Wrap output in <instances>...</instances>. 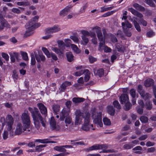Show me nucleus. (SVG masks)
I'll return each mask as SVG.
<instances>
[{
    "mask_svg": "<svg viewBox=\"0 0 156 156\" xmlns=\"http://www.w3.org/2000/svg\"><path fill=\"white\" fill-rule=\"evenodd\" d=\"M38 18V16H35L27 23L25 25V27L27 30L24 34L25 36L27 37L33 34V30L35 27V22L37 21Z\"/></svg>",
    "mask_w": 156,
    "mask_h": 156,
    "instance_id": "obj_1",
    "label": "nucleus"
},
{
    "mask_svg": "<svg viewBox=\"0 0 156 156\" xmlns=\"http://www.w3.org/2000/svg\"><path fill=\"white\" fill-rule=\"evenodd\" d=\"M33 118L35 127L37 129H39L41 124L43 127H45L46 123L45 119L41 116L39 112L36 115L33 116Z\"/></svg>",
    "mask_w": 156,
    "mask_h": 156,
    "instance_id": "obj_2",
    "label": "nucleus"
},
{
    "mask_svg": "<svg viewBox=\"0 0 156 156\" xmlns=\"http://www.w3.org/2000/svg\"><path fill=\"white\" fill-rule=\"evenodd\" d=\"M90 115L89 113L86 114L84 116V123L82 125L81 129L85 131H90V129L94 130V129L92 128L93 127V125L91 124L90 122Z\"/></svg>",
    "mask_w": 156,
    "mask_h": 156,
    "instance_id": "obj_3",
    "label": "nucleus"
},
{
    "mask_svg": "<svg viewBox=\"0 0 156 156\" xmlns=\"http://www.w3.org/2000/svg\"><path fill=\"white\" fill-rule=\"evenodd\" d=\"M93 29H95L97 37L100 41L98 50L100 51H102L103 48H104L105 44V41L103 37L101 28L98 26H95Z\"/></svg>",
    "mask_w": 156,
    "mask_h": 156,
    "instance_id": "obj_4",
    "label": "nucleus"
},
{
    "mask_svg": "<svg viewBox=\"0 0 156 156\" xmlns=\"http://www.w3.org/2000/svg\"><path fill=\"white\" fill-rule=\"evenodd\" d=\"M21 120L24 126V129H29L30 126L31 121L28 111L25 110L24 112L22 114Z\"/></svg>",
    "mask_w": 156,
    "mask_h": 156,
    "instance_id": "obj_5",
    "label": "nucleus"
},
{
    "mask_svg": "<svg viewBox=\"0 0 156 156\" xmlns=\"http://www.w3.org/2000/svg\"><path fill=\"white\" fill-rule=\"evenodd\" d=\"M57 43L59 48L57 47H52L51 48V49L58 55H61L64 53V51L66 45L62 40H58L57 41Z\"/></svg>",
    "mask_w": 156,
    "mask_h": 156,
    "instance_id": "obj_6",
    "label": "nucleus"
},
{
    "mask_svg": "<svg viewBox=\"0 0 156 156\" xmlns=\"http://www.w3.org/2000/svg\"><path fill=\"white\" fill-rule=\"evenodd\" d=\"M102 113L101 112L98 113L93 112L92 113V117L94 119V122L99 125L100 127H102L103 123L102 122Z\"/></svg>",
    "mask_w": 156,
    "mask_h": 156,
    "instance_id": "obj_7",
    "label": "nucleus"
},
{
    "mask_svg": "<svg viewBox=\"0 0 156 156\" xmlns=\"http://www.w3.org/2000/svg\"><path fill=\"white\" fill-rule=\"evenodd\" d=\"M65 118V122L67 127L64 129V130L71 131L73 129V125L72 119L69 116H67Z\"/></svg>",
    "mask_w": 156,
    "mask_h": 156,
    "instance_id": "obj_8",
    "label": "nucleus"
},
{
    "mask_svg": "<svg viewBox=\"0 0 156 156\" xmlns=\"http://www.w3.org/2000/svg\"><path fill=\"white\" fill-rule=\"evenodd\" d=\"M83 116L82 113L80 110H76L75 112V125L81 124Z\"/></svg>",
    "mask_w": 156,
    "mask_h": 156,
    "instance_id": "obj_9",
    "label": "nucleus"
},
{
    "mask_svg": "<svg viewBox=\"0 0 156 156\" xmlns=\"http://www.w3.org/2000/svg\"><path fill=\"white\" fill-rule=\"evenodd\" d=\"M60 30L57 25H55L52 27H48L45 30L46 34H51L59 31Z\"/></svg>",
    "mask_w": 156,
    "mask_h": 156,
    "instance_id": "obj_10",
    "label": "nucleus"
},
{
    "mask_svg": "<svg viewBox=\"0 0 156 156\" xmlns=\"http://www.w3.org/2000/svg\"><path fill=\"white\" fill-rule=\"evenodd\" d=\"M14 122V120L10 115H8L6 119V123L7 126L8 131H11L12 129V126Z\"/></svg>",
    "mask_w": 156,
    "mask_h": 156,
    "instance_id": "obj_11",
    "label": "nucleus"
},
{
    "mask_svg": "<svg viewBox=\"0 0 156 156\" xmlns=\"http://www.w3.org/2000/svg\"><path fill=\"white\" fill-rule=\"evenodd\" d=\"M49 123L50 128L52 129L55 130L57 131L60 130V127L56 125L55 121L53 117H51Z\"/></svg>",
    "mask_w": 156,
    "mask_h": 156,
    "instance_id": "obj_12",
    "label": "nucleus"
},
{
    "mask_svg": "<svg viewBox=\"0 0 156 156\" xmlns=\"http://www.w3.org/2000/svg\"><path fill=\"white\" fill-rule=\"evenodd\" d=\"M11 61L14 62L15 61V58L17 61L19 62L20 59V56L18 53L15 52H11L9 53Z\"/></svg>",
    "mask_w": 156,
    "mask_h": 156,
    "instance_id": "obj_13",
    "label": "nucleus"
},
{
    "mask_svg": "<svg viewBox=\"0 0 156 156\" xmlns=\"http://www.w3.org/2000/svg\"><path fill=\"white\" fill-rule=\"evenodd\" d=\"M106 146L104 144H94L87 149V151H91L93 150L103 149L106 148Z\"/></svg>",
    "mask_w": 156,
    "mask_h": 156,
    "instance_id": "obj_14",
    "label": "nucleus"
},
{
    "mask_svg": "<svg viewBox=\"0 0 156 156\" xmlns=\"http://www.w3.org/2000/svg\"><path fill=\"white\" fill-rule=\"evenodd\" d=\"M95 27L92 28V30L90 31L89 32L85 30H82L81 33L83 35L82 36H90V37H95L96 30L95 29H93Z\"/></svg>",
    "mask_w": 156,
    "mask_h": 156,
    "instance_id": "obj_15",
    "label": "nucleus"
},
{
    "mask_svg": "<svg viewBox=\"0 0 156 156\" xmlns=\"http://www.w3.org/2000/svg\"><path fill=\"white\" fill-rule=\"evenodd\" d=\"M23 126V127L21 123H18L17 124L15 132L16 135H19L20 134L26 130L27 129H24V126Z\"/></svg>",
    "mask_w": 156,
    "mask_h": 156,
    "instance_id": "obj_16",
    "label": "nucleus"
},
{
    "mask_svg": "<svg viewBox=\"0 0 156 156\" xmlns=\"http://www.w3.org/2000/svg\"><path fill=\"white\" fill-rule=\"evenodd\" d=\"M69 110L66 108H64L62 110L60 115V119L61 121L64 120L65 117L69 116Z\"/></svg>",
    "mask_w": 156,
    "mask_h": 156,
    "instance_id": "obj_17",
    "label": "nucleus"
},
{
    "mask_svg": "<svg viewBox=\"0 0 156 156\" xmlns=\"http://www.w3.org/2000/svg\"><path fill=\"white\" fill-rule=\"evenodd\" d=\"M72 7V6L70 5L66 6L64 9L62 10L60 12V15L63 17L66 15Z\"/></svg>",
    "mask_w": 156,
    "mask_h": 156,
    "instance_id": "obj_18",
    "label": "nucleus"
},
{
    "mask_svg": "<svg viewBox=\"0 0 156 156\" xmlns=\"http://www.w3.org/2000/svg\"><path fill=\"white\" fill-rule=\"evenodd\" d=\"M37 106L42 114L46 115L47 114V109L43 104L41 103L37 104Z\"/></svg>",
    "mask_w": 156,
    "mask_h": 156,
    "instance_id": "obj_19",
    "label": "nucleus"
},
{
    "mask_svg": "<svg viewBox=\"0 0 156 156\" xmlns=\"http://www.w3.org/2000/svg\"><path fill=\"white\" fill-rule=\"evenodd\" d=\"M120 99L122 104L126 103L129 100L128 95L127 94H122L120 97Z\"/></svg>",
    "mask_w": 156,
    "mask_h": 156,
    "instance_id": "obj_20",
    "label": "nucleus"
},
{
    "mask_svg": "<svg viewBox=\"0 0 156 156\" xmlns=\"http://www.w3.org/2000/svg\"><path fill=\"white\" fill-rule=\"evenodd\" d=\"M71 83L70 82L66 81L63 83L60 86V91L64 92L66 89V87L70 85Z\"/></svg>",
    "mask_w": 156,
    "mask_h": 156,
    "instance_id": "obj_21",
    "label": "nucleus"
},
{
    "mask_svg": "<svg viewBox=\"0 0 156 156\" xmlns=\"http://www.w3.org/2000/svg\"><path fill=\"white\" fill-rule=\"evenodd\" d=\"M35 56L36 60L38 62H40L41 61H44L45 60V57L42 52L39 53L38 55H36Z\"/></svg>",
    "mask_w": 156,
    "mask_h": 156,
    "instance_id": "obj_22",
    "label": "nucleus"
},
{
    "mask_svg": "<svg viewBox=\"0 0 156 156\" xmlns=\"http://www.w3.org/2000/svg\"><path fill=\"white\" fill-rule=\"evenodd\" d=\"M0 23L1 24L0 26L3 27V29L4 27H5L7 28H10V24L5 20L0 21Z\"/></svg>",
    "mask_w": 156,
    "mask_h": 156,
    "instance_id": "obj_23",
    "label": "nucleus"
},
{
    "mask_svg": "<svg viewBox=\"0 0 156 156\" xmlns=\"http://www.w3.org/2000/svg\"><path fill=\"white\" fill-rule=\"evenodd\" d=\"M59 105L57 104H54L52 106V109L53 112L55 114H58L59 112L60 109Z\"/></svg>",
    "mask_w": 156,
    "mask_h": 156,
    "instance_id": "obj_24",
    "label": "nucleus"
},
{
    "mask_svg": "<svg viewBox=\"0 0 156 156\" xmlns=\"http://www.w3.org/2000/svg\"><path fill=\"white\" fill-rule=\"evenodd\" d=\"M54 149L59 152H66V150L64 148V146H56L54 147Z\"/></svg>",
    "mask_w": 156,
    "mask_h": 156,
    "instance_id": "obj_25",
    "label": "nucleus"
},
{
    "mask_svg": "<svg viewBox=\"0 0 156 156\" xmlns=\"http://www.w3.org/2000/svg\"><path fill=\"white\" fill-rule=\"evenodd\" d=\"M154 83V80L151 79H148L144 82V85L146 87H149L152 85Z\"/></svg>",
    "mask_w": 156,
    "mask_h": 156,
    "instance_id": "obj_26",
    "label": "nucleus"
},
{
    "mask_svg": "<svg viewBox=\"0 0 156 156\" xmlns=\"http://www.w3.org/2000/svg\"><path fill=\"white\" fill-rule=\"evenodd\" d=\"M108 113L111 115H113L115 112V109L112 106H108L107 107Z\"/></svg>",
    "mask_w": 156,
    "mask_h": 156,
    "instance_id": "obj_27",
    "label": "nucleus"
},
{
    "mask_svg": "<svg viewBox=\"0 0 156 156\" xmlns=\"http://www.w3.org/2000/svg\"><path fill=\"white\" fill-rule=\"evenodd\" d=\"M84 73L85 75L84 77V81L87 82L89 80L90 78V73L88 70L86 69L84 70Z\"/></svg>",
    "mask_w": 156,
    "mask_h": 156,
    "instance_id": "obj_28",
    "label": "nucleus"
},
{
    "mask_svg": "<svg viewBox=\"0 0 156 156\" xmlns=\"http://www.w3.org/2000/svg\"><path fill=\"white\" fill-rule=\"evenodd\" d=\"M66 57L68 61L71 62L74 60V56L71 52H67L66 53Z\"/></svg>",
    "mask_w": 156,
    "mask_h": 156,
    "instance_id": "obj_29",
    "label": "nucleus"
},
{
    "mask_svg": "<svg viewBox=\"0 0 156 156\" xmlns=\"http://www.w3.org/2000/svg\"><path fill=\"white\" fill-rule=\"evenodd\" d=\"M28 109L31 113L32 118H33V116L36 115L39 113L38 109L36 108H33L31 107H29Z\"/></svg>",
    "mask_w": 156,
    "mask_h": 156,
    "instance_id": "obj_30",
    "label": "nucleus"
},
{
    "mask_svg": "<svg viewBox=\"0 0 156 156\" xmlns=\"http://www.w3.org/2000/svg\"><path fill=\"white\" fill-rule=\"evenodd\" d=\"M94 73L95 75H98L99 77H101L104 75V70L102 69H99L98 70H94Z\"/></svg>",
    "mask_w": 156,
    "mask_h": 156,
    "instance_id": "obj_31",
    "label": "nucleus"
},
{
    "mask_svg": "<svg viewBox=\"0 0 156 156\" xmlns=\"http://www.w3.org/2000/svg\"><path fill=\"white\" fill-rule=\"evenodd\" d=\"M71 47L73 50L76 53L79 54L80 52V50L79 49L76 45L72 44L70 45Z\"/></svg>",
    "mask_w": 156,
    "mask_h": 156,
    "instance_id": "obj_32",
    "label": "nucleus"
},
{
    "mask_svg": "<svg viewBox=\"0 0 156 156\" xmlns=\"http://www.w3.org/2000/svg\"><path fill=\"white\" fill-rule=\"evenodd\" d=\"M85 99L82 98H73L72 101L75 103H78L83 102Z\"/></svg>",
    "mask_w": 156,
    "mask_h": 156,
    "instance_id": "obj_33",
    "label": "nucleus"
},
{
    "mask_svg": "<svg viewBox=\"0 0 156 156\" xmlns=\"http://www.w3.org/2000/svg\"><path fill=\"white\" fill-rule=\"evenodd\" d=\"M103 122L104 125L107 126H110L111 125V122L110 119L106 117L104 118Z\"/></svg>",
    "mask_w": 156,
    "mask_h": 156,
    "instance_id": "obj_34",
    "label": "nucleus"
},
{
    "mask_svg": "<svg viewBox=\"0 0 156 156\" xmlns=\"http://www.w3.org/2000/svg\"><path fill=\"white\" fill-rule=\"evenodd\" d=\"M133 6L137 9L141 11H143L144 10V8L143 7L137 3H135L133 5Z\"/></svg>",
    "mask_w": 156,
    "mask_h": 156,
    "instance_id": "obj_35",
    "label": "nucleus"
},
{
    "mask_svg": "<svg viewBox=\"0 0 156 156\" xmlns=\"http://www.w3.org/2000/svg\"><path fill=\"white\" fill-rule=\"evenodd\" d=\"M42 50L48 57L50 58L51 57V54L46 48L42 47Z\"/></svg>",
    "mask_w": 156,
    "mask_h": 156,
    "instance_id": "obj_36",
    "label": "nucleus"
},
{
    "mask_svg": "<svg viewBox=\"0 0 156 156\" xmlns=\"http://www.w3.org/2000/svg\"><path fill=\"white\" fill-rule=\"evenodd\" d=\"M17 4L19 6H27L30 5V3L28 2H18Z\"/></svg>",
    "mask_w": 156,
    "mask_h": 156,
    "instance_id": "obj_37",
    "label": "nucleus"
},
{
    "mask_svg": "<svg viewBox=\"0 0 156 156\" xmlns=\"http://www.w3.org/2000/svg\"><path fill=\"white\" fill-rule=\"evenodd\" d=\"M133 24L135 28L138 31V32H140L141 30L140 27V26L139 24L137 23V22L136 20H134L133 21Z\"/></svg>",
    "mask_w": 156,
    "mask_h": 156,
    "instance_id": "obj_38",
    "label": "nucleus"
},
{
    "mask_svg": "<svg viewBox=\"0 0 156 156\" xmlns=\"http://www.w3.org/2000/svg\"><path fill=\"white\" fill-rule=\"evenodd\" d=\"M22 57L24 60L25 61H28V58L27 53L26 52L21 51V52Z\"/></svg>",
    "mask_w": 156,
    "mask_h": 156,
    "instance_id": "obj_39",
    "label": "nucleus"
},
{
    "mask_svg": "<svg viewBox=\"0 0 156 156\" xmlns=\"http://www.w3.org/2000/svg\"><path fill=\"white\" fill-rule=\"evenodd\" d=\"M140 121L143 123H146L148 122V118L145 116H142L140 118Z\"/></svg>",
    "mask_w": 156,
    "mask_h": 156,
    "instance_id": "obj_40",
    "label": "nucleus"
},
{
    "mask_svg": "<svg viewBox=\"0 0 156 156\" xmlns=\"http://www.w3.org/2000/svg\"><path fill=\"white\" fill-rule=\"evenodd\" d=\"M134 145H133L130 143L126 144L123 146V147L125 149H129L132 148Z\"/></svg>",
    "mask_w": 156,
    "mask_h": 156,
    "instance_id": "obj_41",
    "label": "nucleus"
},
{
    "mask_svg": "<svg viewBox=\"0 0 156 156\" xmlns=\"http://www.w3.org/2000/svg\"><path fill=\"white\" fill-rule=\"evenodd\" d=\"M124 32L126 35L128 37H130L132 35V33L130 30H129L127 28H126L124 30H123Z\"/></svg>",
    "mask_w": 156,
    "mask_h": 156,
    "instance_id": "obj_42",
    "label": "nucleus"
},
{
    "mask_svg": "<svg viewBox=\"0 0 156 156\" xmlns=\"http://www.w3.org/2000/svg\"><path fill=\"white\" fill-rule=\"evenodd\" d=\"M142 94V95H140L144 99H146L151 97L150 95L148 93H145L144 92Z\"/></svg>",
    "mask_w": 156,
    "mask_h": 156,
    "instance_id": "obj_43",
    "label": "nucleus"
},
{
    "mask_svg": "<svg viewBox=\"0 0 156 156\" xmlns=\"http://www.w3.org/2000/svg\"><path fill=\"white\" fill-rule=\"evenodd\" d=\"M152 105L151 102L147 101L145 104V107L147 110H149L151 109L152 108Z\"/></svg>",
    "mask_w": 156,
    "mask_h": 156,
    "instance_id": "obj_44",
    "label": "nucleus"
},
{
    "mask_svg": "<svg viewBox=\"0 0 156 156\" xmlns=\"http://www.w3.org/2000/svg\"><path fill=\"white\" fill-rule=\"evenodd\" d=\"M37 141L43 144L48 143L49 140L48 139H38L36 140Z\"/></svg>",
    "mask_w": 156,
    "mask_h": 156,
    "instance_id": "obj_45",
    "label": "nucleus"
},
{
    "mask_svg": "<svg viewBox=\"0 0 156 156\" xmlns=\"http://www.w3.org/2000/svg\"><path fill=\"white\" fill-rule=\"evenodd\" d=\"M84 73V70H81V71L76 72L74 73L73 75L75 76H80Z\"/></svg>",
    "mask_w": 156,
    "mask_h": 156,
    "instance_id": "obj_46",
    "label": "nucleus"
},
{
    "mask_svg": "<svg viewBox=\"0 0 156 156\" xmlns=\"http://www.w3.org/2000/svg\"><path fill=\"white\" fill-rule=\"evenodd\" d=\"M45 145H41L37 146L36 147V150L38 151H41L42 150V148L45 147Z\"/></svg>",
    "mask_w": 156,
    "mask_h": 156,
    "instance_id": "obj_47",
    "label": "nucleus"
},
{
    "mask_svg": "<svg viewBox=\"0 0 156 156\" xmlns=\"http://www.w3.org/2000/svg\"><path fill=\"white\" fill-rule=\"evenodd\" d=\"M31 64L32 65H34L36 63V61L35 58L34 56L33 53L31 54Z\"/></svg>",
    "mask_w": 156,
    "mask_h": 156,
    "instance_id": "obj_48",
    "label": "nucleus"
},
{
    "mask_svg": "<svg viewBox=\"0 0 156 156\" xmlns=\"http://www.w3.org/2000/svg\"><path fill=\"white\" fill-rule=\"evenodd\" d=\"M2 56L6 61H8L9 60V56L5 52H2Z\"/></svg>",
    "mask_w": 156,
    "mask_h": 156,
    "instance_id": "obj_49",
    "label": "nucleus"
},
{
    "mask_svg": "<svg viewBox=\"0 0 156 156\" xmlns=\"http://www.w3.org/2000/svg\"><path fill=\"white\" fill-rule=\"evenodd\" d=\"M113 104L114 107L120 109L121 108L120 105L118 101H114L113 102Z\"/></svg>",
    "mask_w": 156,
    "mask_h": 156,
    "instance_id": "obj_50",
    "label": "nucleus"
},
{
    "mask_svg": "<svg viewBox=\"0 0 156 156\" xmlns=\"http://www.w3.org/2000/svg\"><path fill=\"white\" fill-rule=\"evenodd\" d=\"M130 94L133 98H135L136 97V90L132 88L130 90Z\"/></svg>",
    "mask_w": 156,
    "mask_h": 156,
    "instance_id": "obj_51",
    "label": "nucleus"
},
{
    "mask_svg": "<svg viewBox=\"0 0 156 156\" xmlns=\"http://www.w3.org/2000/svg\"><path fill=\"white\" fill-rule=\"evenodd\" d=\"M137 91L140 95H142V93L144 91L142 89V86L141 85H139L138 87Z\"/></svg>",
    "mask_w": 156,
    "mask_h": 156,
    "instance_id": "obj_52",
    "label": "nucleus"
},
{
    "mask_svg": "<svg viewBox=\"0 0 156 156\" xmlns=\"http://www.w3.org/2000/svg\"><path fill=\"white\" fill-rule=\"evenodd\" d=\"M125 104V109L126 110L129 109L132 107V105L129 102L127 101Z\"/></svg>",
    "mask_w": 156,
    "mask_h": 156,
    "instance_id": "obj_53",
    "label": "nucleus"
},
{
    "mask_svg": "<svg viewBox=\"0 0 156 156\" xmlns=\"http://www.w3.org/2000/svg\"><path fill=\"white\" fill-rule=\"evenodd\" d=\"M82 39L84 42L83 44L86 45L89 41V40L88 38L86 36H82Z\"/></svg>",
    "mask_w": 156,
    "mask_h": 156,
    "instance_id": "obj_54",
    "label": "nucleus"
},
{
    "mask_svg": "<svg viewBox=\"0 0 156 156\" xmlns=\"http://www.w3.org/2000/svg\"><path fill=\"white\" fill-rule=\"evenodd\" d=\"M70 38L72 39L74 42L77 43L78 42L79 39L77 37L75 36H71Z\"/></svg>",
    "mask_w": 156,
    "mask_h": 156,
    "instance_id": "obj_55",
    "label": "nucleus"
},
{
    "mask_svg": "<svg viewBox=\"0 0 156 156\" xmlns=\"http://www.w3.org/2000/svg\"><path fill=\"white\" fill-rule=\"evenodd\" d=\"M87 4H86L83 5L80 9V13H82L84 12H85V9L87 8Z\"/></svg>",
    "mask_w": 156,
    "mask_h": 156,
    "instance_id": "obj_56",
    "label": "nucleus"
},
{
    "mask_svg": "<svg viewBox=\"0 0 156 156\" xmlns=\"http://www.w3.org/2000/svg\"><path fill=\"white\" fill-rule=\"evenodd\" d=\"M147 3L150 6L152 7H154L155 5L152 0H146Z\"/></svg>",
    "mask_w": 156,
    "mask_h": 156,
    "instance_id": "obj_57",
    "label": "nucleus"
},
{
    "mask_svg": "<svg viewBox=\"0 0 156 156\" xmlns=\"http://www.w3.org/2000/svg\"><path fill=\"white\" fill-rule=\"evenodd\" d=\"M93 38L91 39V41L92 43L95 45H97L98 44L97 39L96 37V34H95V37H91Z\"/></svg>",
    "mask_w": 156,
    "mask_h": 156,
    "instance_id": "obj_58",
    "label": "nucleus"
},
{
    "mask_svg": "<svg viewBox=\"0 0 156 156\" xmlns=\"http://www.w3.org/2000/svg\"><path fill=\"white\" fill-rule=\"evenodd\" d=\"M103 50L105 52L107 53L110 52L112 51V49L107 46H104Z\"/></svg>",
    "mask_w": 156,
    "mask_h": 156,
    "instance_id": "obj_59",
    "label": "nucleus"
},
{
    "mask_svg": "<svg viewBox=\"0 0 156 156\" xmlns=\"http://www.w3.org/2000/svg\"><path fill=\"white\" fill-rule=\"evenodd\" d=\"M89 59L90 62L91 63H93V62L96 61L97 60V59L96 58H94V57L91 56H89Z\"/></svg>",
    "mask_w": 156,
    "mask_h": 156,
    "instance_id": "obj_60",
    "label": "nucleus"
},
{
    "mask_svg": "<svg viewBox=\"0 0 156 156\" xmlns=\"http://www.w3.org/2000/svg\"><path fill=\"white\" fill-rule=\"evenodd\" d=\"M11 11L14 13L19 14L20 13V11L18 9L13 8L11 9Z\"/></svg>",
    "mask_w": 156,
    "mask_h": 156,
    "instance_id": "obj_61",
    "label": "nucleus"
},
{
    "mask_svg": "<svg viewBox=\"0 0 156 156\" xmlns=\"http://www.w3.org/2000/svg\"><path fill=\"white\" fill-rule=\"evenodd\" d=\"M8 132L6 131H4L3 135V139L4 140H6L8 137Z\"/></svg>",
    "mask_w": 156,
    "mask_h": 156,
    "instance_id": "obj_62",
    "label": "nucleus"
},
{
    "mask_svg": "<svg viewBox=\"0 0 156 156\" xmlns=\"http://www.w3.org/2000/svg\"><path fill=\"white\" fill-rule=\"evenodd\" d=\"M69 154V152L62 153H60L58 154H55L53 156H66Z\"/></svg>",
    "mask_w": 156,
    "mask_h": 156,
    "instance_id": "obj_63",
    "label": "nucleus"
},
{
    "mask_svg": "<svg viewBox=\"0 0 156 156\" xmlns=\"http://www.w3.org/2000/svg\"><path fill=\"white\" fill-rule=\"evenodd\" d=\"M154 35V33L152 31H150L147 32V36L148 37H151Z\"/></svg>",
    "mask_w": 156,
    "mask_h": 156,
    "instance_id": "obj_64",
    "label": "nucleus"
}]
</instances>
